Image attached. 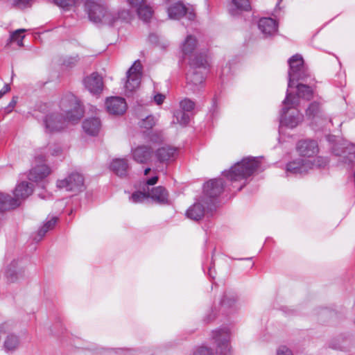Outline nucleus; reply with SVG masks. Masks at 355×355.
I'll use <instances>...</instances> for the list:
<instances>
[{
  "mask_svg": "<svg viewBox=\"0 0 355 355\" xmlns=\"http://www.w3.org/2000/svg\"><path fill=\"white\" fill-rule=\"evenodd\" d=\"M60 107L63 113L53 112L45 117L44 123L46 131H60L67 121L77 123L83 116V109L72 94H67L61 99Z\"/></svg>",
  "mask_w": 355,
  "mask_h": 355,
  "instance_id": "f257e3e1",
  "label": "nucleus"
},
{
  "mask_svg": "<svg viewBox=\"0 0 355 355\" xmlns=\"http://www.w3.org/2000/svg\"><path fill=\"white\" fill-rule=\"evenodd\" d=\"M190 69L187 75V87L193 92L198 91L205 81L207 72V60L204 55L195 56L189 61Z\"/></svg>",
  "mask_w": 355,
  "mask_h": 355,
  "instance_id": "f03ea898",
  "label": "nucleus"
},
{
  "mask_svg": "<svg viewBox=\"0 0 355 355\" xmlns=\"http://www.w3.org/2000/svg\"><path fill=\"white\" fill-rule=\"evenodd\" d=\"M297 105H298V98L287 89L281 112L280 124L282 125L294 128L302 121L303 116L295 109Z\"/></svg>",
  "mask_w": 355,
  "mask_h": 355,
  "instance_id": "7ed1b4c3",
  "label": "nucleus"
},
{
  "mask_svg": "<svg viewBox=\"0 0 355 355\" xmlns=\"http://www.w3.org/2000/svg\"><path fill=\"white\" fill-rule=\"evenodd\" d=\"M33 184L23 182L16 187L14 197L8 194L0 193V211H6L19 206L21 201L33 193Z\"/></svg>",
  "mask_w": 355,
  "mask_h": 355,
  "instance_id": "20e7f679",
  "label": "nucleus"
},
{
  "mask_svg": "<svg viewBox=\"0 0 355 355\" xmlns=\"http://www.w3.org/2000/svg\"><path fill=\"white\" fill-rule=\"evenodd\" d=\"M260 166L259 157H245L237 162L224 175L231 181H238L251 176Z\"/></svg>",
  "mask_w": 355,
  "mask_h": 355,
  "instance_id": "39448f33",
  "label": "nucleus"
},
{
  "mask_svg": "<svg viewBox=\"0 0 355 355\" xmlns=\"http://www.w3.org/2000/svg\"><path fill=\"white\" fill-rule=\"evenodd\" d=\"M84 10L89 19L96 24H112L114 17L110 15V10L101 0H87L84 3Z\"/></svg>",
  "mask_w": 355,
  "mask_h": 355,
  "instance_id": "423d86ee",
  "label": "nucleus"
},
{
  "mask_svg": "<svg viewBox=\"0 0 355 355\" xmlns=\"http://www.w3.org/2000/svg\"><path fill=\"white\" fill-rule=\"evenodd\" d=\"M288 89L295 85L296 82L305 81L310 76L307 67L304 64L301 55L295 54L288 60Z\"/></svg>",
  "mask_w": 355,
  "mask_h": 355,
  "instance_id": "0eeeda50",
  "label": "nucleus"
},
{
  "mask_svg": "<svg viewBox=\"0 0 355 355\" xmlns=\"http://www.w3.org/2000/svg\"><path fill=\"white\" fill-rule=\"evenodd\" d=\"M224 186V181L221 178L211 179L205 184L202 202L207 205L208 211L214 210L215 200L223 191Z\"/></svg>",
  "mask_w": 355,
  "mask_h": 355,
  "instance_id": "6e6552de",
  "label": "nucleus"
},
{
  "mask_svg": "<svg viewBox=\"0 0 355 355\" xmlns=\"http://www.w3.org/2000/svg\"><path fill=\"white\" fill-rule=\"evenodd\" d=\"M333 153L340 157V161L354 168L355 165V147L347 142L336 143L332 148Z\"/></svg>",
  "mask_w": 355,
  "mask_h": 355,
  "instance_id": "1a4fd4ad",
  "label": "nucleus"
},
{
  "mask_svg": "<svg viewBox=\"0 0 355 355\" xmlns=\"http://www.w3.org/2000/svg\"><path fill=\"white\" fill-rule=\"evenodd\" d=\"M230 332L226 328L219 329L213 332V339L216 343V355H231L230 345Z\"/></svg>",
  "mask_w": 355,
  "mask_h": 355,
  "instance_id": "9d476101",
  "label": "nucleus"
},
{
  "mask_svg": "<svg viewBox=\"0 0 355 355\" xmlns=\"http://www.w3.org/2000/svg\"><path fill=\"white\" fill-rule=\"evenodd\" d=\"M57 187L75 193L85 189L84 178L78 173H72L66 178L57 181Z\"/></svg>",
  "mask_w": 355,
  "mask_h": 355,
  "instance_id": "9b49d317",
  "label": "nucleus"
},
{
  "mask_svg": "<svg viewBox=\"0 0 355 355\" xmlns=\"http://www.w3.org/2000/svg\"><path fill=\"white\" fill-rule=\"evenodd\" d=\"M142 65L139 60H136L126 73L127 80L125 88L127 92H132L137 89L141 79Z\"/></svg>",
  "mask_w": 355,
  "mask_h": 355,
  "instance_id": "f8f14e48",
  "label": "nucleus"
},
{
  "mask_svg": "<svg viewBox=\"0 0 355 355\" xmlns=\"http://www.w3.org/2000/svg\"><path fill=\"white\" fill-rule=\"evenodd\" d=\"M313 165V162L305 157H299L286 165V172L295 175L306 174Z\"/></svg>",
  "mask_w": 355,
  "mask_h": 355,
  "instance_id": "ddd939ff",
  "label": "nucleus"
},
{
  "mask_svg": "<svg viewBox=\"0 0 355 355\" xmlns=\"http://www.w3.org/2000/svg\"><path fill=\"white\" fill-rule=\"evenodd\" d=\"M105 106L107 112L114 115H121L127 109L125 99L121 97H110L107 98L105 102Z\"/></svg>",
  "mask_w": 355,
  "mask_h": 355,
  "instance_id": "4468645a",
  "label": "nucleus"
},
{
  "mask_svg": "<svg viewBox=\"0 0 355 355\" xmlns=\"http://www.w3.org/2000/svg\"><path fill=\"white\" fill-rule=\"evenodd\" d=\"M297 150L300 157L310 159L317 153L318 144L313 140L300 141L297 144Z\"/></svg>",
  "mask_w": 355,
  "mask_h": 355,
  "instance_id": "2eb2a0df",
  "label": "nucleus"
},
{
  "mask_svg": "<svg viewBox=\"0 0 355 355\" xmlns=\"http://www.w3.org/2000/svg\"><path fill=\"white\" fill-rule=\"evenodd\" d=\"M84 85L91 93L98 94L103 90V78L98 73H92L84 79Z\"/></svg>",
  "mask_w": 355,
  "mask_h": 355,
  "instance_id": "dca6fc26",
  "label": "nucleus"
},
{
  "mask_svg": "<svg viewBox=\"0 0 355 355\" xmlns=\"http://www.w3.org/2000/svg\"><path fill=\"white\" fill-rule=\"evenodd\" d=\"M168 14L169 18L173 19H179L184 15H187L189 20H193L195 17V14L192 12H187V8L181 2L174 3L168 8Z\"/></svg>",
  "mask_w": 355,
  "mask_h": 355,
  "instance_id": "f3484780",
  "label": "nucleus"
},
{
  "mask_svg": "<svg viewBox=\"0 0 355 355\" xmlns=\"http://www.w3.org/2000/svg\"><path fill=\"white\" fill-rule=\"evenodd\" d=\"M153 149L148 146H139L132 150L133 159L139 164H146L151 158Z\"/></svg>",
  "mask_w": 355,
  "mask_h": 355,
  "instance_id": "a211bd4d",
  "label": "nucleus"
},
{
  "mask_svg": "<svg viewBox=\"0 0 355 355\" xmlns=\"http://www.w3.org/2000/svg\"><path fill=\"white\" fill-rule=\"evenodd\" d=\"M196 39L191 35H187L182 44V50L183 54L189 57V60L191 58H194L195 56H197L199 58L200 55H204L206 58V55L205 53H193L196 48Z\"/></svg>",
  "mask_w": 355,
  "mask_h": 355,
  "instance_id": "6ab92c4d",
  "label": "nucleus"
},
{
  "mask_svg": "<svg viewBox=\"0 0 355 355\" xmlns=\"http://www.w3.org/2000/svg\"><path fill=\"white\" fill-rule=\"evenodd\" d=\"M207 211V205L202 202H197L191 206L187 211V216L193 220H200L205 215V211Z\"/></svg>",
  "mask_w": 355,
  "mask_h": 355,
  "instance_id": "aec40b11",
  "label": "nucleus"
},
{
  "mask_svg": "<svg viewBox=\"0 0 355 355\" xmlns=\"http://www.w3.org/2000/svg\"><path fill=\"white\" fill-rule=\"evenodd\" d=\"M258 27L265 35H272L277 31V24L270 17L261 18L258 24Z\"/></svg>",
  "mask_w": 355,
  "mask_h": 355,
  "instance_id": "412c9836",
  "label": "nucleus"
},
{
  "mask_svg": "<svg viewBox=\"0 0 355 355\" xmlns=\"http://www.w3.org/2000/svg\"><path fill=\"white\" fill-rule=\"evenodd\" d=\"M177 149L171 146H163L155 152V157L160 163H167L175 159Z\"/></svg>",
  "mask_w": 355,
  "mask_h": 355,
  "instance_id": "4be33fe9",
  "label": "nucleus"
},
{
  "mask_svg": "<svg viewBox=\"0 0 355 355\" xmlns=\"http://www.w3.org/2000/svg\"><path fill=\"white\" fill-rule=\"evenodd\" d=\"M111 170L119 177H125L128 174L129 168L128 160L126 159H115L110 164Z\"/></svg>",
  "mask_w": 355,
  "mask_h": 355,
  "instance_id": "5701e85b",
  "label": "nucleus"
},
{
  "mask_svg": "<svg viewBox=\"0 0 355 355\" xmlns=\"http://www.w3.org/2000/svg\"><path fill=\"white\" fill-rule=\"evenodd\" d=\"M101 123L98 117H92L85 119L83 123V128L85 132L94 136L97 135L101 129Z\"/></svg>",
  "mask_w": 355,
  "mask_h": 355,
  "instance_id": "b1692460",
  "label": "nucleus"
},
{
  "mask_svg": "<svg viewBox=\"0 0 355 355\" xmlns=\"http://www.w3.org/2000/svg\"><path fill=\"white\" fill-rule=\"evenodd\" d=\"M50 173V169L45 164L37 165L29 173L28 178L31 181L37 182L46 178Z\"/></svg>",
  "mask_w": 355,
  "mask_h": 355,
  "instance_id": "393cba45",
  "label": "nucleus"
},
{
  "mask_svg": "<svg viewBox=\"0 0 355 355\" xmlns=\"http://www.w3.org/2000/svg\"><path fill=\"white\" fill-rule=\"evenodd\" d=\"M149 196L159 203L166 204L168 202V194L164 187H157L153 188L149 193Z\"/></svg>",
  "mask_w": 355,
  "mask_h": 355,
  "instance_id": "a878e982",
  "label": "nucleus"
},
{
  "mask_svg": "<svg viewBox=\"0 0 355 355\" xmlns=\"http://www.w3.org/2000/svg\"><path fill=\"white\" fill-rule=\"evenodd\" d=\"M20 344L19 338L15 334H9L6 336L3 348L7 353L13 352L19 347Z\"/></svg>",
  "mask_w": 355,
  "mask_h": 355,
  "instance_id": "bb28decb",
  "label": "nucleus"
},
{
  "mask_svg": "<svg viewBox=\"0 0 355 355\" xmlns=\"http://www.w3.org/2000/svg\"><path fill=\"white\" fill-rule=\"evenodd\" d=\"M62 149L59 145L51 144L45 148L44 152H41L40 154H37L35 157L36 160L38 162L45 161L46 157L48 154L52 156H58L60 155Z\"/></svg>",
  "mask_w": 355,
  "mask_h": 355,
  "instance_id": "cd10ccee",
  "label": "nucleus"
},
{
  "mask_svg": "<svg viewBox=\"0 0 355 355\" xmlns=\"http://www.w3.org/2000/svg\"><path fill=\"white\" fill-rule=\"evenodd\" d=\"M297 94L295 95L298 99L300 98L310 100L313 97V89L307 85L298 83L296 86Z\"/></svg>",
  "mask_w": 355,
  "mask_h": 355,
  "instance_id": "c85d7f7f",
  "label": "nucleus"
},
{
  "mask_svg": "<svg viewBox=\"0 0 355 355\" xmlns=\"http://www.w3.org/2000/svg\"><path fill=\"white\" fill-rule=\"evenodd\" d=\"M110 15H113L114 19L112 25H114L118 21H129L132 18V12L128 10H121L120 11L110 10Z\"/></svg>",
  "mask_w": 355,
  "mask_h": 355,
  "instance_id": "c756f323",
  "label": "nucleus"
},
{
  "mask_svg": "<svg viewBox=\"0 0 355 355\" xmlns=\"http://www.w3.org/2000/svg\"><path fill=\"white\" fill-rule=\"evenodd\" d=\"M136 11L139 17L145 22H148L153 15V10L152 8L146 3H145Z\"/></svg>",
  "mask_w": 355,
  "mask_h": 355,
  "instance_id": "7c9ffc66",
  "label": "nucleus"
},
{
  "mask_svg": "<svg viewBox=\"0 0 355 355\" xmlns=\"http://www.w3.org/2000/svg\"><path fill=\"white\" fill-rule=\"evenodd\" d=\"M306 115L310 119L322 116L320 104L317 102L311 103L306 110Z\"/></svg>",
  "mask_w": 355,
  "mask_h": 355,
  "instance_id": "2f4dec72",
  "label": "nucleus"
},
{
  "mask_svg": "<svg viewBox=\"0 0 355 355\" xmlns=\"http://www.w3.org/2000/svg\"><path fill=\"white\" fill-rule=\"evenodd\" d=\"M148 40L151 44L159 47L161 49H165L169 44L166 40L154 33L149 35Z\"/></svg>",
  "mask_w": 355,
  "mask_h": 355,
  "instance_id": "473e14b6",
  "label": "nucleus"
},
{
  "mask_svg": "<svg viewBox=\"0 0 355 355\" xmlns=\"http://www.w3.org/2000/svg\"><path fill=\"white\" fill-rule=\"evenodd\" d=\"M17 261H12L6 270V277L10 282H14L18 279V273L17 272Z\"/></svg>",
  "mask_w": 355,
  "mask_h": 355,
  "instance_id": "72a5a7b5",
  "label": "nucleus"
},
{
  "mask_svg": "<svg viewBox=\"0 0 355 355\" xmlns=\"http://www.w3.org/2000/svg\"><path fill=\"white\" fill-rule=\"evenodd\" d=\"M237 300V297L235 293L232 292H226L221 300L223 306L226 307H232Z\"/></svg>",
  "mask_w": 355,
  "mask_h": 355,
  "instance_id": "f704fd0d",
  "label": "nucleus"
},
{
  "mask_svg": "<svg viewBox=\"0 0 355 355\" xmlns=\"http://www.w3.org/2000/svg\"><path fill=\"white\" fill-rule=\"evenodd\" d=\"M174 116L177 120V123H180V125H185L189 122L190 116L188 112L179 110L175 112Z\"/></svg>",
  "mask_w": 355,
  "mask_h": 355,
  "instance_id": "c9c22d12",
  "label": "nucleus"
},
{
  "mask_svg": "<svg viewBox=\"0 0 355 355\" xmlns=\"http://www.w3.org/2000/svg\"><path fill=\"white\" fill-rule=\"evenodd\" d=\"M26 31V29H18L13 32L10 37V42H16L19 46H22L23 39L25 37L23 33Z\"/></svg>",
  "mask_w": 355,
  "mask_h": 355,
  "instance_id": "e433bc0d",
  "label": "nucleus"
},
{
  "mask_svg": "<svg viewBox=\"0 0 355 355\" xmlns=\"http://www.w3.org/2000/svg\"><path fill=\"white\" fill-rule=\"evenodd\" d=\"M157 119L152 115L147 116L145 119H142L139 125L141 128L145 129H151L156 123Z\"/></svg>",
  "mask_w": 355,
  "mask_h": 355,
  "instance_id": "4c0bfd02",
  "label": "nucleus"
},
{
  "mask_svg": "<svg viewBox=\"0 0 355 355\" xmlns=\"http://www.w3.org/2000/svg\"><path fill=\"white\" fill-rule=\"evenodd\" d=\"M236 8L241 10L248 11L251 9L249 0H233Z\"/></svg>",
  "mask_w": 355,
  "mask_h": 355,
  "instance_id": "58836bf2",
  "label": "nucleus"
},
{
  "mask_svg": "<svg viewBox=\"0 0 355 355\" xmlns=\"http://www.w3.org/2000/svg\"><path fill=\"white\" fill-rule=\"evenodd\" d=\"M149 197V193H146L141 191H136L132 194L130 199L135 203L142 202L144 199Z\"/></svg>",
  "mask_w": 355,
  "mask_h": 355,
  "instance_id": "ea45409f",
  "label": "nucleus"
},
{
  "mask_svg": "<svg viewBox=\"0 0 355 355\" xmlns=\"http://www.w3.org/2000/svg\"><path fill=\"white\" fill-rule=\"evenodd\" d=\"M180 107L182 109V111L186 112H189L194 109L195 103L193 101H191L189 98H185L182 100L180 103Z\"/></svg>",
  "mask_w": 355,
  "mask_h": 355,
  "instance_id": "a19ab883",
  "label": "nucleus"
},
{
  "mask_svg": "<svg viewBox=\"0 0 355 355\" xmlns=\"http://www.w3.org/2000/svg\"><path fill=\"white\" fill-rule=\"evenodd\" d=\"M310 159L313 162V165L312 166V168H323L324 167L327 163H328V160L327 158L325 157H315V158H313L312 157H310Z\"/></svg>",
  "mask_w": 355,
  "mask_h": 355,
  "instance_id": "79ce46f5",
  "label": "nucleus"
},
{
  "mask_svg": "<svg viewBox=\"0 0 355 355\" xmlns=\"http://www.w3.org/2000/svg\"><path fill=\"white\" fill-rule=\"evenodd\" d=\"M128 5L134 8L135 10H138L146 2V0H126Z\"/></svg>",
  "mask_w": 355,
  "mask_h": 355,
  "instance_id": "37998d69",
  "label": "nucleus"
},
{
  "mask_svg": "<svg viewBox=\"0 0 355 355\" xmlns=\"http://www.w3.org/2000/svg\"><path fill=\"white\" fill-rule=\"evenodd\" d=\"M49 231L44 227V225L37 232L36 234L33 236V240L35 242L40 241L45 234Z\"/></svg>",
  "mask_w": 355,
  "mask_h": 355,
  "instance_id": "c03bdc74",
  "label": "nucleus"
},
{
  "mask_svg": "<svg viewBox=\"0 0 355 355\" xmlns=\"http://www.w3.org/2000/svg\"><path fill=\"white\" fill-rule=\"evenodd\" d=\"M12 329V324L9 322H4L0 324V334H6Z\"/></svg>",
  "mask_w": 355,
  "mask_h": 355,
  "instance_id": "a18cd8bd",
  "label": "nucleus"
},
{
  "mask_svg": "<svg viewBox=\"0 0 355 355\" xmlns=\"http://www.w3.org/2000/svg\"><path fill=\"white\" fill-rule=\"evenodd\" d=\"M193 355H213L210 349L206 347H201L198 348L193 354Z\"/></svg>",
  "mask_w": 355,
  "mask_h": 355,
  "instance_id": "49530a36",
  "label": "nucleus"
},
{
  "mask_svg": "<svg viewBox=\"0 0 355 355\" xmlns=\"http://www.w3.org/2000/svg\"><path fill=\"white\" fill-rule=\"evenodd\" d=\"M31 0H14L13 5L18 8H23L31 4Z\"/></svg>",
  "mask_w": 355,
  "mask_h": 355,
  "instance_id": "de8ad7c7",
  "label": "nucleus"
},
{
  "mask_svg": "<svg viewBox=\"0 0 355 355\" xmlns=\"http://www.w3.org/2000/svg\"><path fill=\"white\" fill-rule=\"evenodd\" d=\"M58 217H55V216H53L49 220L46 221L44 225V227L46 228V230H52L57 221H58Z\"/></svg>",
  "mask_w": 355,
  "mask_h": 355,
  "instance_id": "09e8293b",
  "label": "nucleus"
},
{
  "mask_svg": "<svg viewBox=\"0 0 355 355\" xmlns=\"http://www.w3.org/2000/svg\"><path fill=\"white\" fill-rule=\"evenodd\" d=\"M277 355H293V352L287 347L281 346L277 351Z\"/></svg>",
  "mask_w": 355,
  "mask_h": 355,
  "instance_id": "8fccbe9b",
  "label": "nucleus"
},
{
  "mask_svg": "<svg viewBox=\"0 0 355 355\" xmlns=\"http://www.w3.org/2000/svg\"><path fill=\"white\" fill-rule=\"evenodd\" d=\"M17 102V97L14 96L8 106L5 108V112L6 113H10L12 112V109L15 107Z\"/></svg>",
  "mask_w": 355,
  "mask_h": 355,
  "instance_id": "3c124183",
  "label": "nucleus"
},
{
  "mask_svg": "<svg viewBox=\"0 0 355 355\" xmlns=\"http://www.w3.org/2000/svg\"><path fill=\"white\" fill-rule=\"evenodd\" d=\"M78 62L77 58H69L67 60L64 61V64L67 67H71L76 64Z\"/></svg>",
  "mask_w": 355,
  "mask_h": 355,
  "instance_id": "603ef678",
  "label": "nucleus"
},
{
  "mask_svg": "<svg viewBox=\"0 0 355 355\" xmlns=\"http://www.w3.org/2000/svg\"><path fill=\"white\" fill-rule=\"evenodd\" d=\"M165 96L162 94H157L154 96V101L157 105H161L164 102Z\"/></svg>",
  "mask_w": 355,
  "mask_h": 355,
  "instance_id": "864d4df0",
  "label": "nucleus"
},
{
  "mask_svg": "<svg viewBox=\"0 0 355 355\" xmlns=\"http://www.w3.org/2000/svg\"><path fill=\"white\" fill-rule=\"evenodd\" d=\"M10 87L9 85L6 84L2 89L0 90V98L6 94L8 91H10Z\"/></svg>",
  "mask_w": 355,
  "mask_h": 355,
  "instance_id": "5fc2aeb1",
  "label": "nucleus"
},
{
  "mask_svg": "<svg viewBox=\"0 0 355 355\" xmlns=\"http://www.w3.org/2000/svg\"><path fill=\"white\" fill-rule=\"evenodd\" d=\"M157 181H158V177L154 176L147 180V184L148 185H154L157 182Z\"/></svg>",
  "mask_w": 355,
  "mask_h": 355,
  "instance_id": "6e6d98bb",
  "label": "nucleus"
},
{
  "mask_svg": "<svg viewBox=\"0 0 355 355\" xmlns=\"http://www.w3.org/2000/svg\"><path fill=\"white\" fill-rule=\"evenodd\" d=\"M212 113V116H214L215 114H217V108H216V100L214 99L213 100V110H211Z\"/></svg>",
  "mask_w": 355,
  "mask_h": 355,
  "instance_id": "4d7b16f0",
  "label": "nucleus"
},
{
  "mask_svg": "<svg viewBox=\"0 0 355 355\" xmlns=\"http://www.w3.org/2000/svg\"><path fill=\"white\" fill-rule=\"evenodd\" d=\"M150 171V168H146L145 171H144V175H147L149 173Z\"/></svg>",
  "mask_w": 355,
  "mask_h": 355,
  "instance_id": "13d9d810",
  "label": "nucleus"
},
{
  "mask_svg": "<svg viewBox=\"0 0 355 355\" xmlns=\"http://www.w3.org/2000/svg\"><path fill=\"white\" fill-rule=\"evenodd\" d=\"M214 318H215V316H214V315H213V316H211H211H209V318H207L206 319V320L209 322L211 321L212 320H214Z\"/></svg>",
  "mask_w": 355,
  "mask_h": 355,
  "instance_id": "bf43d9fd",
  "label": "nucleus"
},
{
  "mask_svg": "<svg viewBox=\"0 0 355 355\" xmlns=\"http://www.w3.org/2000/svg\"><path fill=\"white\" fill-rule=\"evenodd\" d=\"M212 275H214V272H211V268H210L209 270V275L211 277V278H214V276H212Z\"/></svg>",
  "mask_w": 355,
  "mask_h": 355,
  "instance_id": "052dcab7",
  "label": "nucleus"
},
{
  "mask_svg": "<svg viewBox=\"0 0 355 355\" xmlns=\"http://www.w3.org/2000/svg\"><path fill=\"white\" fill-rule=\"evenodd\" d=\"M212 275H214V272H211V268H210L209 270V275L211 277V278H214V276H212Z\"/></svg>",
  "mask_w": 355,
  "mask_h": 355,
  "instance_id": "680f3d73",
  "label": "nucleus"
},
{
  "mask_svg": "<svg viewBox=\"0 0 355 355\" xmlns=\"http://www.w3.org/2000/svg\"><path fill=\"white\" fill-rule=\"evenodd\" d=\"M24 192H25V191H24V190H21V193H24Z\"/></svg>",
  "mask_w": 355,
  "mask_h": 355,
  "instance_id": "e2e57ef3",
  "label": "nucleus"
},
{
  "mask_svg": "<svg viewBox=\"0 0 355 355\" xmlns=\"http://www.w3.org/2000/svg\"><path fill=\"white\" fill-rule=\"evenodd\" d=\"M354 323L355 324V318L354 319Z\"/></svg>",
  "mask_w": 355,
  "mask_h": 355,
  "instance_id": "0e129e2a",
  "label": "nucleus"
}]
</instances>
